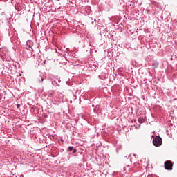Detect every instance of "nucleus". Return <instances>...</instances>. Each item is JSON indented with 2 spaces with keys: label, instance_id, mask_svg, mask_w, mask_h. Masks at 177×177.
<instances>
[{
  "label": "nucleus",
  "instance_id": "f257e3e1",
  "mask_svg": "<svg viewBox=\"0 0 177 177\" xmlns=\"http://www.w3.org/2000/svg\"><path fill=\"white\" fill-rule=\"evenodd\" d=\"M153 145L156 147L161 146V145H162V138H161V137L158 136H156L155 138H153Z\"/></svg>",
  "mask_w": 177,
  "mask_h": 177
},
{
  "label": "nucleus",
  "instance_id": "f03ea898",
  "mask_svg": "<svg viewBox=\"0 0 177 177\" xmlns=\"http://www.w3.org/2000/svg\"><path fill=\"white\" fill-rule=\"evenodd\" d=\"M174 167V164L171 160H167L165 162V169L167 171H172V168Z\"/></svg>",
  "mask_w": 177,
  "mask_h": 177
},
{
  "label": "nucleus",
  "instance_id": "7ed1b4c3",
  "mask_svg": "<svg viewBox=\"0 0 177 177\" xmlns=\"http://www.w3.org/2000/svg\"><path fill=\"white\" fill-rule=\"evenodd\" d=\"M138 122H140V124H143V122H145V119H143V118H139Z\"/></svg>",
  "mask_w": 177,
  "mask_h": 177
},
{
  "label": "nucleus",
  "instance_id": "20e7f679",
  "mask_svg": "<svg viewBox=\"0 0 177 177\" xmlns=\"http://www.w3.org/2000/svg\"><path fill=\"white\" fill-rule=\"evenodd\" d=\"M73 149H74V147H68V150H69V151H73Z\"/></svg>",
  "mask_w": 177,
  "mask_h": 177
},
{
  "label": "nucleus",
  "instance_id": "39448f33",
  "mask_svg": "<svg viewBox=\"0 0 177 177\" xmlns=\"http://www.w3.org/2000/svg\"><path fill=\"white\" fill-rule=\"evenodd\" d=\"M73 153H77V149H73Z\"/></svg>",
  "mask_w": 177,
  "mask_h": 177
},
{
  "label": "nucleus",
  "instance_id": "423d86ee",
  "mask_svg": "<svg viewBox=\"0 0 177 177\" xmlns=\"http://www.w3.org/2000/svg\"><path fill=\"white\" fill-rule=\"evenodd\" d=\"M41 81H44V79L41 78Z\"/></svg>",
  "mask_w": 177,
  "mask_h": 177
},
{
  "label": "nucleus",
  "instance_id": "0eeeda50",
  "mask_svg": "<svg viewBox=\"0 0 177 177\" xmlns=\"http://www.w3.org/2000/svg\"><path fill=\"white\" fill-rule=\"evenodd\" d=\"M19 105L18 104V105H17V107H19Z\"/></svg>",
  "mask_w": 177,
  "mask_h": 177
}]
</instances>
